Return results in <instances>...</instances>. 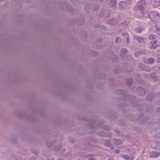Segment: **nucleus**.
<instances>
[{
    "label": "nucleus",
    "instance_id": "nucleus-3",
    "mask_svg": "<svg viewBox=\"0 0 160 160\" xmlns=\"http://www.w3.org/2000/svg\"><path fill=\"white\" fill-rule=\"evenodd\" d=\"M151 146L152 148L160 150V142L158 141L152 142Z\"/></svg>",
    "mask_w": 160,
    "mask_h": 160
},
{
    "label": "nucleus",
    "instance_id": "nucleus-18",
    "mask_svg": "<svg viewBox=\"0 0 160 160\" xmlns=\"http://www.w3.org/2000/svg\"><path fill=\"white\" fill-rule=\"evenodd\" d=\"M119 39V38H118V37H117V38H116V40H115V42H118Z\"/></svg>",
    "mask_w": 160,
    "mask_h": 160
},
{
    "label": "nucleus",
    "instance_id": "nucleus-23",
    "mask_svg": "<svg viewBox=\"0 0 160 160\" xmlns=\"http://www.w3.org/2000/svg\"><path fill=\"white\" fill-rule=\"evenodd\" d=\"M142 91L143 92H144V90H142Z\"/></svg>",
    "mask_w": 160,
    "mask_h": 160
},
{
    "label": "nucleus",
    "instance_id": "nucleus-1",
    "mask_svg": "<svg viewBox=\"0 0 160 160\" xmlns=\"http://www.w3.org/2000/svg\"><path fill=\"white\" fill-rule=\"evenodd\" d=\"M145 4V1L144 0H142L138 2L137 5L139 9L141 10L142 16L147 17L148 16L149 14L147 11L144 9Z\"/></svg>",
    "mask_w": 160,
    "mask_h": 160
},
{
    "label": "nucleus",
    "instance_id": "nucleus-6",
    "mask_svg": "<svg viewBox=\"0 0 160 160\" xmlns=\"http://www.w3.org/2000/svg\"><path fill=\"white\" fill-rule=\"evenodd\" d=\"M109 24H111L112 25H114L118 22V20L116 19H110L108 21Z\"/></svg>",
    "mask_w": 160,
    "mask_h": 160
},
{
    "label": "nucleus",
    "instance_id": "nucleus-8",
    "mask_svg": "<svg viewBox=\"0 0 160 160\" xmlns=\"http://www.w3.org/2000/svg\"><path fill=\"white\" fill-rule=\"evenodd\" d=\"M136 39L139 42L142 43V42L144 41V39L143 38H141L139 37H135Z\"/></svg>",
    "mask_w": 160,
    "mask_h": 160
},
{
    "label": "nucleus",
    "instance_id": "nucleus-21",
    "mask_svg": "<svg viewBox=\"0 0 160 160\" xmlns=\"http://www.w3.org/2000/svg\"><path fill=\"white\" fill-rule=\"evenodd\" d=\"M159 3H158V4H157V6H159Z\"/></svg>",
    "mask_w": 160,
    "mask_h": 160
},
{
    "label": "nucleus",
    "instance_id": "nucleus-5",
    "mask_svg": "<svg viewBox=\"0 0 160 160\" xmlns=\"http://www.w3.org/2000/svg\"><path fill=\"white\" fill-rule=\"evenodd\" d=\"M160 153L157 152H153L152 153L151 156L152 158H156L159 156Z\"/></svg>",
    "mask_w": 160,
    "mask_h": 160
},
{
    "label": "nucleus",
    "instance_id": "nucleus-14",
    "mask_svg": "<svg viewBox=\"0 0 160 160\" xmlns=\"http://www.w3.org/2000/svg\"><path fill=\"white\" fill-rule=\"evenodd\" d=\"M115 153L118 154L119 152V150L118 149H116L114 151Z\"/></svg>",
    "mask_w": 160,
    "mask_h": 160
},
{
    "label": "nucleus",
    "instance_id": "nucleus-7",
    "mask_svg": "<svg viewBox=\"0 0 160 160\" xmlns=\"http://www.w3.org/2000/svg\"><path fill=\"white\" fill-rule=\"evenodd\" d=\"M117 0H111L110 3L111 6H115L117 5Z\"/></svg>",
    "mask_w": 160,
    "mask_h": 160
},
{
    "label": "nucleus",
    "instance_id": "nucleus-19",
    "mask_svg": "<svg viewBox=\"0 0 160 160\" xmlns=\"http://www.w3.org/2000/svg\"><path fill=\"white\" fill-rule=\"evenodd\" d=\"M113 159V158H108V160H112Z\"/></svg>",
    "mask_w": 160,
    "mask_h": 160
},
{
    "label": "nucleus",
    "instance_id": "nucleus-17",
    "mask_svg": "<svg viewBox=\"0 0 160 160\" xmlns=\"http://www.w3.org/2000/svg\"><path fill=\"white\" fill-rule=\"evenodd\" d=\"M135 30L137 32H141V31L139 29H136Z\"/></svg>",
    "mask_w": 160,
    "mask_h": 160
},
{
    "label": "nucleus",
    "instance_id": "nucleus-15",
    "mask_svg": "<svg viewBox=\"0 0 160 160\" xmlns=\"http://www.w3.org/2000/svg\"><path fill=\"white\" fill-rule=\"evenodd\" d=\"M122 51H123V52H124V53H126L127 52V50L126 49H123L122 50Z\"/></svg>",
    "mask_w": 160,
    "mask_h": 160
},
{
    "label": "nucleus",
    "instance_id": "nucleus-12",
    "mask_svg": "<svg viewBox=\"0 0 160 160\" xmlns=\"http://www.w3.org/2000/svg\"><path fill=\"white\" fill-rule=\"evenodd\" d=\"M156 36L154 34H152L149 36V38L151 40H154L156 38Z\"/></svg>",
    "mask_w": 160,
    "mask_h": 160
},
{
    "label": "nucleus",
    "instance_id": "nucleus-13",
    "mask_svg": "<svg viewBox=\"0 0 160 160\" xmlns=\"http://www.w3.org/2000/svg\"><path fill=\"white\" fill-rule=\"evenodd\" d=\"M123 157L124 159H126V160H128L129 159V157L128 156H126L125 155H123Z\"/></svg>",
    "mask_w": 160,
    "mask_h": 160
},
{
    "label": "nucleus",
    "instance_id": "nucleus-9",
    "mask_svg": "<svg viewBox=\"0 0 160 160\" xmlns=\"http://www.w3.org/2000/svg\"><path fill=\"white\" fill-rule=\"evenodd\" d=\"M123 142V141H121L119 139L116 140L115 141V143L116 145H119L121 144Z\"/></svg>",
    "mask_w": 160,
    "mask_h": 160
},
{
    "label": "nucleus",
    "instance_id": "nucleus-16",
    "mask_svg": "<svg viewBox=\"0 0 160 160\" xmlns=\"http://www.w3.org/2000/svg\"><path fill=\"white\" fill-rule=\"evenodd\" d=\"M88 160H95V159L92 157H90V158L88 159Z\"/></svg>",
    "mask_w": 160,
    "mask_h": 160
},
{
    "label": "nucleus",
    "instance_id": "nucleus-2",
    "mask_svg": "<svg viewBox=\"0 0 160 160\" xmlns=\"http://www.w3.org/2000/svg\"><path fill=\"white\" fill-rule=\"evenodd\" d=\"M150 18L152 20L158 21L159 22L160 16L156 12H152L150 15Z\"/></svg>",
    "mask_w": 160,
    "mask_h": 160
},
{
    "label": "nucleus",
    "instance_id": "nucleus-11",
    "mask_svg": "<svg viewBox=\"0 0 160 160\" xmlns=\"http://www.w3.org/2000/svg\"><path fill=\"white\" fill-rule=\"evenodd\" d=\"M156 42H157V41L156 40H155V41H154V44L153 45L152 47H151V49H155L157 47V45H155V44L156 43Z\"/></svg>",
    "mask_w": 160,
    "mask_h": 160
},
{
    "label": "nucleus",
    "instance_id": "nucleus-22",
    "mask_svg": "<svg viewBox=\"0 0 160 160\" xmlns=\"http://www.w3.org/2000/svg\"><path fill=\"white\" fill-rule=\"evenodd\" d=\"M102 136H106L105 135H102Z\"/></svg>",
    "mask_w": 160,
    "mask_h": 160
},
{
    "label": "nucleus",
    "instance_id": "nucleus-10",
    "mask_svg": "<svg viewBox=\"0 0 160 160\" xmlns=\"http://www.w3.org/2000/svg\"><path fill=\"white\" fill-rule=\"evenodd\" d=\"M148 62L149 63L151 64L154 62V60L153 58H150L148 59Z\"/></svg>",
    "mask_w": 160,
    "mask_h": 160
},
{
    "label": "nucleus",
    "instance_id": "nucleus-4",
    "mask_svg": "<svg viewBox=\"0 0 160 160\" xmlns=\"http://www.w3.org/2000/svg\"><path fill=\"white\" fill-rule=\"evenodd\" d=\"M127 3L124 1H121L119 3V7L120 8H125L127 7Z\"/></svg>",
    "mask_w": 160,
    "mask_h": 160
},
{
    "label": "nucleus",
    "instance_id": "nucleus-20",
    "mask_svg": "<svg viewBox=\"0 0 160 160\" xmlns=\"http://www.w3.org/2000/svg\"><path fill=\"white\" fill-rule=\"evenodd\" d=\"M141 94L142 95H144L145 94V93L144 92H143V93H142V94Z\"/></svg>",
    "mask_w": 160,
    "mask_h": 160
}]
</instances>
